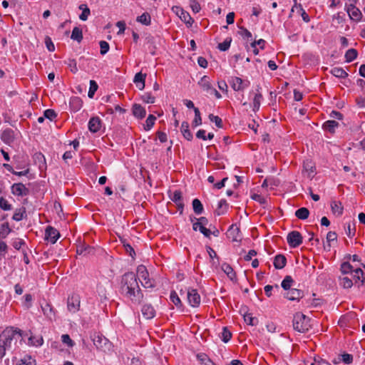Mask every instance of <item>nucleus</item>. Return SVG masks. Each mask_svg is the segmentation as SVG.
I'll list each match as a JSON object with an SVG mask.
<instances>
[{
	"label": "nucleus",
	"instance_id": "f257e3e1",
	"mask_svg": "<svg viewBox=\"0 0 365 365\" xmlns=\"http://www.w3.org/2000/svg\"><path fill=\"white\" fill-rule=\"evenodd\" d=\"M121 294L134 304H140L143 298L136 275L127 272L122 276L120 282Z\"/></svg>",
	"mask_w": 365,
	"mask_h": 365
},
{
	"label": "nucleus",
	"instance_id": "f03ea898",
	"mask_svg": "<svg viewBox=\"0 0 365 365\" xmlns=\"http://www.w3.org/2000/svg\"><path fill=\"white\" fill-rule=\"evenodd\" d=\"M292 323L294 329L300 333H305L311 328L309 319L301 312L294 315Z\"/></svg>",
	"mask_w": 365,
	"mask_h": 365
},
{
	"label": "nucleus",
	"instance_id": "7ed1b4c3",
	"mask_svg": "<svg viewBox=\"0 0 365 365\" xmlns=\"http://www.w3.org/2000/svg\"><path fill=\"white\" fill-rule=\"evenodd\" d=\"M16 334L21 336V330L19 329H14V328H11L10 329H6L3 332L1 336L2 339L0 340V344L2 346V347L5 348L6 351L11 350V344Z\"/></svg>",
	"mask_w": 365,
	"mask_h": 365
},
{
	"label": "nucleus",
	"instance_id": "20e7f679",
	"mask_svg": "<svg viewBox=\"0 0 365 365\" xmlns=\"http://www.w3.org/2000/svg\"><path fill=\"white\" fill-rule=\"evenodd\" d=\"M93 341L96 347L103 351H108L111 347V344L109 342L108 339L102 335L94 334Z\"/></svg>",
	"mask_w": 365,
	"mask_h": 365
},
{
	"label": "nucleus",
	"instance_id": "39448f33",
	"mask_svg": "<svg viewBox=\"0 0 365 365\" xmlns=\"http://www.w3.org/2000/svg\"><path fill=\"white\" fill-rule=\"evenodd\" d=\"M303 237L298 231L290 232L287 237V243L291 247L295 248L302 243Z\"/></svg>",
	"mask_w": 365,
	"mask_h": 365
},
{
	"label": "nucleus",
	"instance_id": "423d86ee",
	"mask_svg": "<svg viewBox=\"0 0 365 365\" xmlns=\"http://www.w3.org/2000/svg\"><path fill=\"white\" fill-rule=\"evenodd\" d=\"M187 301L190 306L193 307H197L200 304V296L198 294L197 289H188L187 290Z\"/></svg>",
	"mask_w": 365,
	"mask_h": 365
},
{
	"label": "nucleus",
	"instance_id": "0eeeda50",
	"mask_svg": "<svg viewBox=\"0 0 365 365\" xmlns=\"http://www.w3.org/2000/svg\"><path fill=\"white\" fill-rule=\"evenodd\" d=\"M80 307V298L78 295H72L68 298L67 308L70 312H76Z\"/></svg>",
	"mask_w": 365,
	"mask_h": 365
},
{
	"label": "nucleus",
	"instance_id": "6e6552de",
	"mask_svg": "<svg viewBox=\"0 0 365 365\" xmlns=\"http://www.w3.org/2000/svg\"><path fill=\"white\" fill-rule=\"evenodd\" d=\"M230 83L232 88L237 91L245 89L250 84L249 81H245L239 77H232Z\"/></svg>",
	"mask_w": 365,
	"mask_h": 365
},
{
	"label": "nucleus",
	"instance_id": "1a4fd4ad",
	"mask_svg": "<svg viewBox=\"0 0 365 365\" xmlns=\"http://www.w3.org/2000/svg\"><path fill=\"white\" fill-rule=\"evenodd\" d=\"M60 237L59 232L53 227L48 226L45 231V239L50 241L52 244L56 243Z\"/></svg>",
	"mask_w": 365,
	"mask_h": 365
},
{
	"label": "nucleus",
	"instance_id": "9d476101",
	"mask_svg": "<svg viewBox=\"0 0 365 365\" xmlns=\"http://www.w3.org/2000/svg\"><path fill=\"white\" fill-rule=\"evenodd\" d=\"M11 192L17 196H26L29 195V189L23 183H14L11 186Z\"/></svg>",
	"mask_w": 365,
	"mask_h": 365
},
{
	"label": "nucleus",
	"instance_id": "9b49d317",
	"mask_svg": "<svg viewBox=\"0 0 365 365\" xmlns=\"http://www.w3.org/2000/svg\"><path fill=\"white\" fill-rule=\"evenodd\" d=\"M102 126V121L98 116L92 117L88 124V130L93 133L98 132Z\"/></svg>",
	"mask_w": 365,
	"mask_h": 365
},
{
	"label": "nucleus",
	"instance_id": "f8f14e48",
	"mask_svg": "<svg viewBox=\"0 0 365 365\" xmlns=\"http://www.w3.org/2000/svg\"><path fill=\"white\" fill-rule=\"evenodd\" d=\"M141 312L146 319H151L155 316V310L150 304H145L141 308Z\"/></svg>",
	"mask_w": 365,
	"mask_h": 365
},
{
	"label": "nucleus",
	"instance_id": "ddd939ff",
	"mask_svg": "<svg viewBox=\"0 0 365 365\" xmlns=\"http://www.w3.org/2000/svg\"><path fill=\"white\" fill-rule=\"evenodd\" d=\"M303 292L298 289L288 290L284 297L290 301L299 300L303 297Z\"/></svg>",
	"mask_w": 365,
	"mask_h": 365
},
{
	"label": "nucleus",
	"instance_id": "4468645a",
	"mask_svg": "<svg viewBox=\"0 0 365 365\" xmlns=\"http://www.w3.org/2000/svg\"><path fill=\"white\" fill-rule=\"evenodd\" d=\"M347 13L349 16V17L354 21H359L361 17V11L356 8L355 6L350 4L347 7Z\"/></svg>",
	"mask_w": 365,
	"mask_h": 365
},
{
	"label": "nucleus",
	"instance_id": "2eb2a0df",
	"mask_svg": "<svg viewBox=\"0 0 365 365\" xmlns=\"http://www.w3.org/2000/svg\"><path fill=\"white\" fill-rule=\"evenodd\" d=\"M1 140L8 145H11L15 139L14 131L11 129H6L1 134Z\"/></svg>",
	"mask_w": 365,
	"mask_h": 365
},
{
	"label": "nucleus",
	"instance_id": "dca6fc26",
	"mask_svg": "<svg viewBox=\"0 0 365 365\" xmlns=\"http://www.w3.org/2000/svg\"><path fill=\"white\" fill-rule=\"evenodd\" d=\"M198 85L204 91L207 92V93H210V92L213 88L210 78L207 76H204L201 78L198 82Z\"/></svg>",
	"mask_w": 365,
	"mask_h": 365
},
{
	"label": "nucleus",
	"instance_id": "f3484780",
	"mask_svg": "<svg viewBox=\"0 0 365 365\" xmlns=\"http://www.w3.org/2000/svg\"><path fill=\"white\" fill-rule=\"evenodd\" d=\"M132 110L133 115L138 118L142 119L146 115L145 109L140 104L135 103Z\"/></svg>",
	"mask_w": 365,
	"mask_h": 365
},
{
	"label": "nucleus",
	"instance_id": "a211bd4d",
	"mask_svg": "<svg viewBox=\"0 0 365 365\" xmlns=\"http://www.w3.org/2000/svg\"><path fill=\"white\" fill-rule=\"evenodd\" d=\"M287 263V259L283 255H277L274 258V266L277 269H281L284 268Z\"/></svg>",
	"mask_w": 365,
	"mask_h": 365
},
{
	"label": "nucleus",
	"instance_id": "6ab92c4d",
	"mask_svg": "<svg viewBox=\"0 0 365 365\" xmlns=\"http://www.w3.org/2000/svg\"><path fill=\"white\" fill-rule=\"evenodd\" d=\"M145 78L146 74L141 72L137 73L134 76L133 82L136 83L137 87L140 90H143L145 88Z\"/></svg>",
	"mask_w": 365,
	"mask_h": 365
},
{
	"label": "nucleus",
	"instance_id": "aec40b11",
	"mask_svg": "<svg viewBox=\"0 0 365 365\" xmlns=\"http://www.w3.org/2000/svg\"><path fill=\"white\" fill-rule=\"evenodd\" d=\"M229 237L232 238V241L238 242L240 240V229L235 225H232L228 230Z\"/></svg>",
	"mask_w": 365,
	"mask_h": 365
},
{
	"label": "nucleus",
	"instance_id": "412c9836",
	"mask_svg": "<svg viewBox=\"0 0 365 365\" xmlns=\"http://www.w3.org/2000/svg\"><path fill=\"white\" fill-rule=\"evenodd\" d=\"M181 133L183 137L187 140H191L193 138L192 133L189 130V124L186 121H183L180 127Z\"/></svg>",
	"mask_w": 365,
	"mask_h": 365
},
{
	"label": "nucleus",
	"instance_id": "4be33fe9",
	"mask_svg": "<svg viewBox=\"0 0 365 365\" xmlns=\"http://www.w3.org/2000/svg\"><path fill=\"white\" fill-rule=\"evenodd\" d=\"M222 271L227 275V277L231 279L234 280L235 278V272H234L232 267L227 263H223L222 264Z\"/></svg>",
	"mask_w": 365,
	"mask_h": 365
},
{
	"label": "nucleus",
	"instance_id": "5701e85b",
	"mask_svg": "<svg viewBox=\"0 0 365 365\" xmlns=\"http://www.w3.org/2000/svg\"><path fill=\"white\" fill-rule=\"evenodd\" d=\"M339 126V123L335 120H327L324 125L323 128L324 130H328L331 133H334L335 129Z\"/></svg>",
	"mask_w": 365,
	"mask_h": 365
},
{
	"label": "nucleus",
	"instance_id": "b1692460",
	"mask_svg": "<svg viewBox=\"0 0 365 365\" xmlns=\"http://www.w3.org/2000/svg\"><path fill=\"white\" fill-rule=\"evenodd\" d=\"M179 17L188 26H191L194 21L193 19L190 16L189 13L183 11L182 9H181V11H180V14H179Z\"/></svg>",
	"mask_w": 365,
	"mask_h": 365
},
{
	"label": "nucleus",
	"instance_id": "393cba45",
	"mask_svg": "<svg viewBox=\"0 0 365 365\" xmlns=\"http://www.w3.org/2000/svg\"><path fill=\"white\" fill-rule=\"evenodd\" d=\"M309 215V211L306 207H301L296 210L295 216L299 220H306Z\"/></svg>",
	"mask_w": 365,
	"mask_h": 365
},
{
	"label": "nucleus",
	"instance_id": "a878e982",
	"mask_svg": "<svg viewBox=\"0 0 365 365\" xmlns=\"http://www.w3.org/2000/svg\"><path fill=\"white\" fill-rule=\"evenodd\" d=\"M330 73L335 77L340 78H345L348 76V73L343 68L339 67L333 68Z\"/></svg>",
	"mask_w": 365,
	"mask_h": 365
},
{
	"label": "nucleus",
	"instance_id": "bb28decb",
	"mask_svg": "<svg viewBox=\"0 0 365 365\" xmlns=\"http://www.w3.org/2000/svg\"><path fill=\"white\" fill-rule=\"evenodd\" d=\"M71 38L77 42H81L83 39L82 30L78 27H74L71 33Z\"/></svg>",
	"mask_w": 365,
	"mask_h": 365
},
{
	"label": "nucleus",
	"instance_id": "cd10ccee",
	"mask_svg": "<svg viewBox=\"0 0 365 365\" xmlns=\"http://www.w3.org/2000/svg\"><path fill=\"white\" fill-rule=\"evenodd\" d=\"M79 9L82 10V13L79 16V19L81 21H86L91 14L90 9L87 6L86 4H83L79 6Z\"/></svg>",
	"mask_w": 365,
	"mask_h": 365
},
{
	"label": "nucleus",
	"instance_id": "c85d7f7f",
	"mask_svg": "<svg viewBox=\"0 0 365 365\" xmlns=\"http://www.w3.org/2000/svg\"><path fill=\"white\" fill-rule=\"evenodd\" d=\"M227 207H228V205L226 202L225 200H221L220 202H219V204H218V207L217 209L215 210V214L217 215H223L224 213L226 212L227 211Z\"/></svg>",
	"mask_w": 365,
	"mask_h": 365
},
{
	"label": "nucleus",
	"instance_id": "c756f323",
	"mask_svg": "<svg viewBox=\"0 0 365 365\" xmlns=\"http://www.w3.org/2000/svg\"><path fill=\"white\" fill-rule=\"evenodd\" d=\"M193 211L197 215H200L203 212V205L200 200L194 199L192 200Z\"/></svg>",
	"mask_w": 365,
	"mask_h": 365
},
{
	"label": "nucleus",
	"instance_id": "7c9ffc66",
	"mask_svg": "<svg viewBox=\"0 0 365 365\" xmlns=\"http://www.w3.org/2000/svg\"><path fill=\"white\" fill-rule=\"evenodd\" d=\"M137 21L141 23L143 25L148 26L151 22L150 15L148 13L145 12L141 16L137 17Z\"/></svg>",
	"mask_w": 365,
	"mask_h": 365
},
{
	"label": "nucleus",
	"instance_id": "2f4dec72",
	"mask_svg": "<svg viewBox=\"0 0 365 365\" xmlns=\"http://www.w3.org/2000/svg\"><path fill=\"white\" fill-rule=\"evenodd\" d=\"M26 216V208L21 207L19 209L16 210L12 218L15 221H21Z\"/></svg>",
	"mask_w": 365,
	"mask_h": 365
},
{
	"label": "nucleus",
	"instance_id": "473e14b6",
	"mask_svg": "<svg viewBox=\"0 0 365 365\" xmlns=\"http://www.w3.org/2000/svg\"><path fill=\"white\" fill-rule=\"evenodd\" d=\"M358 55L357 51L354 48H349L345 53V58L346 62H351L356 58Z\"/></svg>",
	"mask_w": 365,
	"mask_h": 365
},
{
	"label": "nucleus",
	"instance_id": "72a5a7b5",
	"mask_svg": "<svg viewBox=\"0 0 365 365\" xmlns=\"http://www.w3.org/2000/svg\"><path fill=\"white\" fill-rule=\"evenodd\" d=\"M137 274H138L139 278L142 279L143 280L147 279V278L148 277V275H149L146 267L143 264L139 265L138 267Z\"/></svg>",
	"mask_w": 365,
	"mask_h": 365
},
{
	"label": "nucleus",
	"instance_id": "f704fd0d",
	"mask_svg": "<svg viewBox=\"0 0 365 365\" xmlns=\"http://www.w3.org/2000/svg\"><path fill=\"white\" fill-rule=\"evenodd\" d=\"M41 309L43 314L47 317L51 318L54 315L51 306L47 302L41 305Z\"/></svg>",
	"mask_w": 365,
	"mask_h": 365
},
{
	"label": "nucleus",
	"instance_id": "c9c22d12",
	"mask_svg": "<svg viewBox=\"0 0 365 365\" xmlns=\"http://www.w3.org/2000/svg\"><path fill=\"white\" fill-rule=\"evenodd\" d=\"M354 272V279H355V282L357 281H361V284L363 285L364 282V272L361 268H356L353 271Z\"/></svg>",
	"mask_w": 365,
	"mask_h": 365
},
{
	"label": "nucleus",
	"instance_id": "e433bc0d",
	"mask_svg": "<svg viewBox=\"0 0 365 365\" xmlns=\"http://www.w3.org/2000/svg\"><path fill=\"white\" fill-rule=\"evenodd\" d=\"M171 200L177 203L178 206H180L181 208L183 207V204L182 203V192L180 190H175L173 192Z\"/></svg>",
	"mask_w": 365,
	"mask_h": 365
},
{
	"label": "nucleus",
	"instance_id": "4c0bfd02",
	"mask_svg": "<svg viewBox=\"0 0 365 365\" xmlns=\"http://www.w3.org/2000/svg\"><path fill=\"white\" fill-rule=\"evenodd\" d=\"M292 282H293V279H292V277L287 275L282 280L281 286L284 290L288 291V290L292 289L291 286H292Z\"/></svg>",
	"mask_w": 365,
	"mask_h": 365
},
{
	"label": "nucleus",
	"instance_id": "58836bf2",
	"mask_svg": "<svg viewBox=\"0 0 365 365\" xmlns=\"http://www.w3.org/2000/svg\"><path fill=\"white\" fill-rule=\"evenodd\" d=\"M262 99V96L261 93H259L255 95L253 99V110L255 112L257 111L259 109Z\"/></svg>",
	"mask_w": 365,
	"mask_h": 365
},
{
	"label": "nucleus",
	"instance_id": "ea45409f",
	"mask_svg": "<svg viewBox=\"0 0 365 365\" xmlns=\"http://www.w3.org/2000/svg\"><path fill=\"white\" fill-rule=\"evenodd\" d=\"M156 118L153 115H149L145 120V124L144 125V129L145 130H149L152 128L153 125L155 124V121Z\"/></svg>",
	"mask_w": 365,
	"mask_h": 365
},
{
	"label": "nucleus",
	"instance_id": "a19ab883",
	"mask_svg": "<svg viewBox=\"0 0 365 365\" xmlns=\"http://www.w3.org/2000/svg\"><path fill=\"white\" fill-rule=\"evenodd\" d=\"M197 357L203 365H215L205 354H199Z\"/></svg>",
	"mask_w": 365,
	"mask_h": 365
},
{
	"label": "nucleus",
	"instance_id": "79ce46f5",
	"mask_svg": "<svg viewBox=\"0 0 365 365\" xmlns=\"http://www.w3.org/2000/svg\"><path fill=\"white\" fill-rule=\"evenodd\" d=\"M98 86L97 83L93 80H91L90 81V88H89V91L88 93V96L90 98H92L93 97L95 93L98 90Z\"/></svg>",
	"mask_w": 365,
	"mask_h": 365
},
{
	"label": "nucleus",
	"instance_id": "37998d69",
	"mask_svg": "<svg viewBox=\"0 0 365 365\" xmlns=\"http://www.w3.org/2000/svg\"><path fill=\"white\" fill-rule=\"evenodd\" d=\"M340 285L344 289L351 288L353 285L352 280L347 277L340 278Z\"/></svg>",
	"mask_w": 365,
	"mask_h": 365
},
{
	"label": "nucleus",
	"instance_id": "c03bdc74",
	"mask_svg": "<svg viewBox=\"0 0 365 365\" xmlns=\"http://www.w3.org/2000/svg\"><path fill=\"white\" fill-rule=\"evenodd\" d=\"M194 112L195 118L192 121V125L196 127L202 124V118L200 116V110L197 108H194Z\"/></svg>",
	"mask_w": 365,
	"mask_h": 365
},
{
	"label": "nucleus",
	"instance_id": "a18cd8bd",
	"mask_svg": "<svg viewBox=\"0 0 365 365\" xmlns=\"http://www.w3.org/2000/svg\"><path fill=\"white\" fill-rule=\"evenodd\" d=\"M331 211L334 215H341L342 214L343 208L340 204L336 202H333L331 205Z\"/></svg>",
	"mask_w": 365,
	"mask_h": 365
},
{
	"label": "nucleus",
	"instance_id": "49530a36",
	"mask_svg": "<svg viewBox=\"0 0 365 365\" xmlns=\"http://www.w3.org/2000/svg\"><path fill=\"white\" fill-rule=\"evenodd\" d=\"M231 41L232 39L230 38H227L223 42L220 43L217 48L222 51H225L230 48Z\"/></svg>",
	"mask_w": 365,
	"mask_h": 365
},
{
	"label": "nucleus",
	"instance_id": "de8ad7c7",
	"mask_svg": "<svg viewBox=\"0 0 365 365\" xmlns=\"http://www.w3.org/2000/svg\"><path fill=\"white\" fill-rule=\"evenodd\" d=\"M244 320L247 324L251 326H255L257 323V319L252 317L250 314H245Z\"/></svg>",
	"mask_w": 365,
	"mask_h": 365
},
{
	"label": "nucleus",
	"instance_id": "09e8293b",
	"mask_svg": "<svg viewBox=\"0 0 365 365\" xmlns=\"http://www.w3.org/2000/svg\"><path fill=\"white\" fill-rule=\"evenodd\" d=\"M232 337L231 332L228 330L227 327H223L222 332V340L227 343L228 342Z\"/></svg>",
	"mask_w": 365,
	"mask_h": 365
},
{
	"label": "nucleus",
	"instance_id": "8fccbe9b",
	"mask_svg": "<svg viewBox=\"0 0 365 365\" xmlns=\"http://www.w3.org/2000/svg\"><path fill=\"white\" fill-rule=\"evenodd\" d=\"M208 118L210 121L215 123L217 127L222 128V120L220 117L214 115L213 114H210Z\"/></svg>",
	"mask_w": 365,
	"mask_h": 365
},
{
	"label": "nucleus",
	"instance_id": "3c124183",
	"mask_svg": "<svg viewBox=\"0 0 365 365\" xmlns=\"http://www.w3.org/2000/svg\"><path fill=\"white\" fill-rule=\"evenodd\" d=\"M352 266L348 262H343L341 265V272L344 274L352 272Z\"/></svg>",
	"mask_w": 365,
	"mask_h": 365
},
{
	"label": "nucleus",
	"instance_id": "603ef678",
	"mask_svg": "<svg viewBox=\"0 0 365 365\" xmlns=\"http://www.w3.org/2000/svg\"><path fill=\"white\" fill-rule=\"evenodd\" d=\"M141 99L146 103H154L155 98L150 93H145L142 95Z\"/></svg>",
	"mask_w": 365,
	"mask_h": 365
},
{
	"label": "nucleus",
	"instance_id": "864d4df0",
	"mask_svg": "<svg viewBox=\"0 0 365 365\" xmlns=\"http://www.w3.org/2000/svg\"><path fill=\"white\" fill-rule=\"evenodd\" d=\"M304 169L309 173V176L312 177V175L314 173V167L311 161H307L304 163Z\"/></svg>",
	"mask_w": 365,
	"mask_h": 365
},
{
	"label": "nucleus",
	"instance_id": "5fc2aeb1",
	"mask_svg": "<svg viewBox=\"0 0 365 365\" xmlns=\"http://www.w3.org/2000/svg\"><path fill=\"white\" fill-rule=\"evenodd\" d=\"M171 302L177 307L181 305V301L175 291L171 292L170 296Z\"/></svg>",
	"mask_w": 365,
	"mask_h": 365
},
{
	"label": "nucleus",
	"instance_id": "6e6d98bb",
	"mask_svg": "<svg viewBox=\"0 0 365 365\" xmlns=\"http://www.w3.org/2000/svg\"><path fill=\"white\" fill-rule=\"evenodd\" d=\"M71 104L75 106L74 110L78 111L82 106V101L79 98L76 97L71 99Z\"/></svg>",
	"mask_w": 365,
	"mask_h": 365
},
{
	"label": "nucleus",
	"instance_id": "4d7b16f0",
	"mask_svg": "<svg viewBox=\"0 0 365 365\" xmlns=\"http://www.w3.org/2000/svg\"><path fill=\"white\" fill-rule=\"evenodd\" d=\"M190 6L194 13H198L200 9V5L197 0H190Z\"/></svg>",
	"mask_w": 365,
	"mask_h": 365
},
{
	"label": "nucleus",
	"instance_id": "13d9d810",
	"mask_svg": "<svg viewBox=\"0 0 365 365\" xmlns=\"http://www.w3.org/2000/svg\"><path fill=\"white\" fill-rule=\"evenodd\" d=\"M101 54L105 55L109 50V44L105 41H101L100 43Z\"/></svg>",
	"mask_w": 365,
	"mask_h": 365
},
{
	"label": "nucleus",
	"instance_id": "bf43d9fd",
	"mask_svg": "<svg viewBox=\"0 0 365 365\" xmlns=\"http://www.w3.org/2000/svg\"><path fill=\"white\" fill-rule=\"evenodd\" d=\"M340 360H341L344 364H349L353 361V356L351 354L344 353L341 355Z\"/></svg>",
	"mask_w": 365,
	"mask_h": 365
},
{
	"label": "nucleus",
	"instance_id": "052dcab7",
	"mask_svg": "<svg viewBox=\"0 0 365 365\" xmlns=\"http://www.w3.org/2000/svg\"><path fill=\"white\" fill-rule=\"evenodd\" d=\"M240 31H239V34L245 38H247V40L252 38V34L250 31H249L247 29L241 26L240 27Z\"/></svg>",
	"mask_w": 365,
	"mask_h": 365
},
{
	"label": "nucleus",
	"instance_id": "680f3d73",
	"mask_svg": "<svg viewBox=\"0 0 365 365\" xmlns=\"http://www.w3.org/2000/svg\"><path fill=\"white\" fill-rule=\"evenodd\" d=\"M68 66L71 68V71L73 73L78 71V68L76 66V61L74 59H68V61L66 62Z\"/></svg>",
	"mask_w": 365,
	"mask_h": 365
},
{
	"label": "nucleus",
	"instance_id": "e2e57ef3",
	"mask_svg": "<svg viewBox=\"0 0 365 365\" xmlns=\"http://www.w3.org/2000/svg\"><path fill=\"white\" fill-rule=\"evenodd\" d=\"M122 243L123 244V246L125 247V251L129 253L130 256L132 257H134L135 255V252L134 251V249L128 243L125 242V240H122Z\"/></svg>",
	"mask_w": 365,
	"mask_h": 365
},
{
	"label": "nucleus",
	"instance_id": "0e129e2a",
	"mask_svg": "<svg viewBox=\"0 0 365 365\" xmlns=\"http://www.w3.org/2000/svg\"><path fill=\"white\" fill-rule=\"evenodd\" d=\"M0 207L4 210H11V204H9L8 201L3 197L0 198Z\"/></svg>",
	"mask_w": 365,
	"mask_h": 365
},
{
	"label": "nucleus",
	"instance_id": "69168bd1",
	"mask_svg": "<svg viewBox=\"0 0 365 365\" xmlns=\"http://www.w3.org/2000/svg\"><path fill=\"white\" fill-rule=\"evenodd\" d=\"M43 115L45 118L52 120L53 118L56 117V113L52 109H47L44 111Z\"/></svg>",
	"mask_w": 365,
	"mask_h": 365
},
{
	"label": "nucleus",
	"instance_id": "338daca9",
	"mask_svg": "<svg viewBox=\"0 0 365 365\" xmlns=\"http://www.w3.org/2000/svg\"><path fill=\"white\" fill-rule=\"evenodd\" d=\"M61 339L62 341L67 344L68 346L72 347L74 345L73 340L70 338L68 334H63Z\"/></svg>",
	"mask_w": 365,
	"mask_h": 365
},
{
	"label": "nucleus",
	"instance_id": "774afa93",
	"mask_svg": "<svg viewBox=\"0 0 365 365\" xmlns=\"http://www.w3.org/2000/svg\"><path fill=\"white\" fill-rule=\"evenodd\" d=\"M45 44H46L47 49L49 51H53L55 50L54 44L52 42L51 38L50 37L46 36L45 38Z\"/></svg>",
	"mask_w": 365,
	"mask_h": 365
}]
</instances>
